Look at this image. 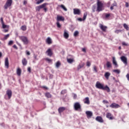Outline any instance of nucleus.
I'll use <instances>...</instances> for the list:
<instances>
[{
    "mask_svg": "<svg viewBox=\"0 0 129 129\" xmlns=\"http://www.w3.org/2000/svg\"><path fill=\"white\" fill-rule=\"evenodd\" d=\"M96 88H98V89H102V90H106L107 92H110V89L108 86H106L104 87L102 84H101L99 82H97L96 84Z\"/></svg>",
    "mask_w": 129,
    "mask_h": 129,
    "instance_id": "nucleus-1",
    "label": "nucleus"
},
{
    "mask_svg": "<svg viewBox=\"0 0 129 129\" xmlns=\"http://www.w3.org/2000/svg\"><path fill=\"white\" fill-rule=\"evenodd\" d=\"M97 7L96 12H98V13H99V12H102V11L103 10V4H102V3L100 1H98L97 3Z\"/></svg>",
    "mask_w": 129,
    "mask_h": 129,
    "instance_id": "nucleus-2",
    "label": "nucleus"
},
{
    "mask_svg": "<svg viewBox=\"0 0 129 129\" xmlns=\"http://www.w3.org/2000/svg\"><path fill=\"white\" fill-rule=\"evenodd\" d=\"M20 40L22 41L24 44V45H28L29 43V40H28V38L25 36H21L19 37Z\"/></svg>",
    "mask_w": 129,
    "mask_h": 129,
    "instance_id": "nucleus-3",
    "label": "nucleus"
},
{
    "mask_svg": "<svg viewBox=\"0 0 129 129\" xmlns=\"http://www.w3.org/2000/svg\"><path fill=\"white\" fill-rule=\"evenodd\" d=\"M12 4H13V0H7L4 6L5 10H7L9 7H11L12 6Z\"/></svg>",
    "mask_w": 129,
    "mask_h": 129,
    "instance_id": "nucleus-4",
    "label": "nucleus"
},
{
    "mask_svg": "<svg viewBox=\"0 0 129 129\" xmlns=\"http://www.w3.org/2000/svg\"><path fill=\"white\" fill-rule=\"evenodd\" d=\"M74 108L75 109V110H79L80 109H81V105H80V103H75Z\"/></svg>",
    "mask_w": 129,
    "mask_h": 129,
    "instance_id": "nucleus-5",
    "label": "nucleus"
},
{
    "mask_svg": "<svg viewBox=\"0 0 129 129\" xmlns=\"http://www.w3.org/2000/svg\"><path fill=\"white\" fill-rule=\"evenodd\" d=\"M47 3H44V4H42L41 5L37 6L35 8L36 12H40V10H41V9H43V8H44L45 7H46L47 6Z\"/></svg>",
    "mask_w": 129,
    "mask_h": 129,
    "instance_id": "nucleus-6",
    "label": "nucleus"
},
{
    "mask_svg": "<svg viewBox=\"0 0 129 129\" xmlns=\"http://www.w3.org/2000/svg\"><path fill=\"white\" fill-rule=\"evenodd\" d=\"M121 60L125 65H127V58L124 56H122L120 57Z\"/></svg>",
    "mask_w": 129,
    "mask_h": 129,
    "instance_id": "nucleus-7",
    "label": "nucleus"
},
{
    "mask_svg": "<svg viewBox=\"0 0 129 129\" xmlns=\"http://www.w3.org/2000/svg\"><path fill=\"white\" fill-rule=\"evenodd\" d=\"M56 21L57 22H60L61 21L62 22H64V21H65V18H64V17L62 16L57 15L56 17Z\"/></svg>",
    "mask_w": 129,
    "mask_h": 129,
    "instance_id": "nucleus-8",
    "label": "nucleus"
},
{
    "mask_svg": "<svg viewBox=\"0 0 129 129\" xmlns=\"http://www.w3.org/2000/svg\"><path fill=\"white\" fill-rule=\"evenodd\" d=\"M110 107H111V108H118L120 107V106L118 105V104H116L115 103H112L111 105H110Z\"/></svg>",
    "mask_w": 129,
    "mask_h": 129,
    "instance_id": "nucleus-9",
    "label": "nucleus"
},
{
    "mask_svg": "<svg viewBox=\"0 0 129 129\" xmlns=\"http://www.w3.org/2000/svg\"><path fill=\"white\" fill-rule=\"evenodd\" d=\"M46 53L47 54V56H49V57H51V56L53 55V52H52V50H51V48L48 49L46 51Z\"/></svg>",
    "mask_w": 129,
    "mask_h": 129,
    "instance_id": "nucleus-10",
    "label": "nucleus"
},
{
    "mask_svg": "<svg viewBox=\"0 0 129 129\" xmlns=\"http://www.w3.org/2000/svg\"><path fill=\"white\" fill-rule=\"evenodd\" d=\"M12 91L11 90H7L6 95L8 96L9 99H10L12 97Z\"/></svg>",
    "mask_w": 129,
    "mask_h": 129,
    "instance_id": "nucleus-11",
    "label": "nucleus"
},
{
    "mask_svg": "<svg viewBox=\"0 0 129 129\" xmlns=\"http://www.w3.org/2000/svg\"><path fill=\"white\" fill-rule=\"evenodd\" d=\"M73 11H74V15H80V13H81L80 10L78 9H74Z\"/></svg>",
    "mask_w": 129,
    "mask_h": 129,
    "instance_id": "nucleus-12",
    "label": "nucleus"
},
{
    "mask_svg": "<svg viewBox=\"0 0 129 129\" xmlns=\"http://www.w3.org/2000/svg\"><path fill=\"white\" fill-rule=\"evenodd\" d=\"M85 65V63L84 62H81L79 63V64L78 66L77 69L78 70H80L81 68H83V67H84V66Z\"/></svg>",
    "mask_w": 129,
    "mask_h": 129,
    "instance_id": "nucleus-13",
    "label": "nucleus"
},
{
    "mask_svg": "<svg viewBox=\"0 0 129 129\" xmlns=\"http://www.w3.org/2000/svg\"><path fill=\"white\" fill-rule=\"evenodd\" d=\"M5 67H6V68H9V58H8V57H6L5 58Z\"/></svg>",
    "mask_w": 129,
    "mask_h": 129,
    "instance_id": "nucleus-14",
    "label": "nucleus"
},
{
    "mask_svg": "<svg viewBox=\"0 0 129 129\" xmlns=\"http://www.w3.org/2000/svg\"><path fill=\"white\" fill-rule=\"evenodd\" d=\"M86 114H87V116L88 118L91 117V116H92V115H93V114L92 113V112L90 111H86Z\"/></svg>",
    "mask_w": 129,
    "mask_h": 129,
    "instance_id": "nucleus-15",
    "label": "nucleus"
},
{
    "mask_svg": "<svg viewBox=\"0 0 129 129\" xmlns=\"http://www.w3.org/2000/svg\"><path fill=\"white\" fill-rule=\"evenodd\" d=\"M65 109H66V108L64 107H60L58 109V111L59 113H60L61 114V113H62V112H63V111H64V110H65Z\"/></svg>",
    "mask_w": 129,
    "mask_h": 129,
    "instance_id": "nucleus-16",
    "label": "nucleus"
},
{
    "mask_svg": "<svg viewBox=\"0 0 129 129\" xmlns=\"http://www.w3.org/2000/svg\"><path fill=\"white\" fill-rule=\"evenodd\" d=\"M84 102L86 104H90V101H89V98L88 97H86L85 99L84 100Z\"/></svg>",
    "mask_w": 129,
    "mask_h": 129,
    "instance_id": "nucleus-17",
    "label": "nucleus"
},
{
    "mask_svg": "<svg viewBox=\"0 0 129 129\" xmlns=\"http://www.w3.org/2000/svg\"><path fill=\"white\" fill-rule=\"evenodd\" d=\"M100 28L101 30H102L103 31V32H105L106 31V29H107V27L103 26L102 24L100 25Z\"/></svg>",
    "mask_w": 129,
    "mask_h": 129,
    "instance_id": "nucleus-18",
    "label": "nucleus"
},
{
    "mask_svg": "<svg viewBox=\"0 0 129 129\" xmlns=\"http://www.w3.org/2000/svg\"><path fill=\"white\" fill-rule=\"evenodd\" d=\"M96 120L99 122H103V119H102V117L100 116H97L96 118Z\"/></svg>",
    "mask_w": 129,
    "mask_h": 129,
    "instance_id": "nucleus-19",
    "label": "nucleus"
},
{
    "mask_svg": "<svg viewBox=\"0 0 129 129\" xmlns=\"http://www.w3.org/2000/svg\"><path fill=\"white\" fill-rule=\"evenodd\" d=\"M63 36L65 39H68V38H69V34L68 33V32H67V31H64Z\"/></svg>",
    "mask_w": 129,
    "mask_h": 129,
    "instance_id": "nucleus-20",
    "label": "nucleus"
},
{
    "mask_svg": "<svg viewBox=\"0 0 129 129\" xmlns=\"http://www.w3.org/2000/svg\"><path fill=\"white\" fill-rule=\"evenodd\" d=\"M112 62H113V65L116 66V67H117V62H116V60H115V57H112Z\"/></svg>",
    "mask_w": 129,
    "mask_h": 129,
    "instance_id": "nucleus-21",
    "label": "nucleus"
},
{
    "mask_svg": "<svg viewBox=\"0 0 129 129\" xmlns=\"http://www.w3.org/2000/svg\"><path fill=\"white\" fill-rule=\"evenodd\" d=\"M22 64H23V65H24V66H26L27 65V64H28V61H27V59L25 58H24L22 59Z\"/></svg>",
    "mask_w": 129,
    "mask_h": 129,
    "instance_id": "nucleus-22",
    "label": "nucleus"
},
{
    "mask_svg": "<svg viewBox=\"0 0 129 129\" xmlns=\"http://www.w3.org/2000/svg\"><path fill=\"white\" fill-rule=\"evenodd\" d=\"M46 42L48 45H50V44H52V39H51V38L48 37L46 40Z\"/></svg>",
    "mask_w": 129,
    "mask_h": 129,
    "instance_id": "nucleus-23",
    "label": "nucleus"
},
{
    "mask_svg": "<svg viewBox=\"0 0 129 129\" xmlns=\"http://www.w3.org/2000/svg\"><path fill=\"white\" fill-rule=\"evenodd\" d=\"M106 65L107 68H111V67H112L111 62H110V61H107Z\"/></svg>",
    "mask_w": 129,
    "mask_h": 129,
    "instance_id": "nucleus-24",
    "label": "nucleus"
},
{
    "mask_svg": "<svg viewBox=\"0 0 129 129\" xmlns=\"http://www.w3.org/2000/svg\"><path fill=\"white\" fill-rule=\"evenodd\" d=\"M106 117L109 119H113V118L111 117V113H107Z\"/></svg>",
    "mask_w": 129,
    "mask_h": 129,
    "instance_id": "nucleus-25",
    "label": "nucleus"
},
{
    "mask_svg": "<svg viewBox=\"0 0 129 129\" xmlns=\"http://www.w3.org/2000/svg\"><path fill=\"white\" fill-rule=\"evenodd\" d=\"M109 76H110V73L107 72L105 74V77L106 79H108V78H109Z\"/></svg>",
    "mask_w": 129,
    "mask_h": 129,
    "instance_id": "nucleus-26",
    "label": "nucleus"
},
{
    "mask_svg": "<svg viewBox=\"0 0 129 129\" xmlns=\"http://www.w3.org/2000/svg\"><path fill=\"white\" fill-rule=\"evenodd\" d=\"M22 71L20 69H18L17 71V74L18 76H21Z\"/></svg>",
    "mask_w": 129,
    "mask_h": 129,
    "instance_id": "nucleus-27",
    "label": "nucleus"
},
{
    "mask_svg": "<svg viewBox=\"0 0 129 129\" xmlns=\"http://www.w3.org/2000/svg\"><path fill=\"white\" fill-rule=\"evenodd\" d=\"M9 25H5V23L2 24V28L3 29H9Z\"/></svg>",
    "mask_w": 129,
    "mask_h": 129,
    "instance_id": "nucleus-28",
    "label": "nucleus"
},
{
    "mask_svg": "<svg viewBox=\"0 0 129 129\" xmlns=\"http://www.w3.org/2000/svg\"><path fill=\"white\" fill-rule=\"evenodd\" d=\"M67 61L68 63L71 64V63H73L74 61V59L73 58H68Z\"/></svg>",
    "mask_w": 129,
    "mask_h": 129,
    "instance_id": "nucleus-29",
    "label": "nucleus"
},
{
    "mask_svg": "<svg viewBox=\"0 0 129 129\" xmlns=\"http://www.w3.org/2000/svg\"><path fill=\"white\" fill-rule=\"evenodd\" d=\"M45 96L47 97V98H51V97H52L51 94H50L49 93H46L45 94Z\"/></svg>",
    "mask_w": 129,
    "mask_h": 129,
    "instance_id": "nucleus-30",
    "label": "nucleus"
},
{
    "mask_svg": "<svg viewBox=\"0 0 129 129\" xmlns=\"http://www.w3.org/2000/svg\"><path fill=\"white\" fill-rule=\"evenodd\" d=\"M60 8H61V9H62L63 10L65 11V12H67L68 10L67 8H66V7H65V6H64V5H60Z\"/></svg>",
    "mask_w": 129,
    "mask_h": 129,
    "instance_id": "nucleus-31",
    "label": "nucleus"
},
{
    "mask_svg": "<svg viewBox=\"0 0 129 129\" xmlns=\"http://www.w3.org/2000/svg\"><path fill=\"white\" fill-rule=\"evenodd\" d=\"M93 71L95 72V73H97V67H96V66H94L93 67Z\"/></svg>",
    "mask_w": 129,
    "mask_h": 129,
    "instance_id": "nucleus-32",
    "label": "nucleus"
},
{
    "mask_svg": "<svg viewBox=\"0 0 129 129\" xmlns=\"http://www.w3.org/2000/svg\"><path fill=\"white\" fill-rule=\"evenodd\" d=\"M123 27L124 28V29H125L126 30V31H128L129 28H128V26L126 25V24H125V23L123 25Z\"/></svg>",
    "mask_w": 129,
    "mask_h": 129,
    "instance_id": "nucleus-33",
    "label": "nucleus"
},
{
    "mask_svg": "<svg viewBox=\"0 0 129 129\" xmlns=\"http://www.w3.org/2000/svg\"><path fill=\"white\" fill-rule=\"evenodd\" d=\"M21 30L22 31H26L27 30V26L26 25H23L21 27Z\"/></svg>",
    "mask_w": 129,
    "mask_h": 129,
    "instance_id": "nucleus-34",
    "label": "nucleus"
},
{
    "mask_svg": "<svg viewBox=\"0 0 129 129\" xmlns=\"http://www.w3.org/2000/svg\"><path fill=\"white\" fill-rule=\"evenodd\" d=\"M87 17V13H84L83 21H85V20H86V17Z\"/></svg>",
    "mask_w": 129,
    "mask_h": 129,
    "instance_id": "nucleus-35",
    "label": "nucleus"
},
{
    "mask_svg": "<svg viewBox=\"0 0 129 129\" xmlns=\"http://www.w3.org/2000/svg\"><path fill=\"white\" fill-rule=\"evenodd\" d=\"M79 34V32H78V31H76L74 33V36L75 37H77V36H78Z\"/></svg>",
    "mask_w": 129,
    "mask_h": 129,
    "instance_id": "nucleus-36",
    "label": "nucleus"
},
{
    "mask_svg": "<svg viewBox=\"0 0 129 129\" xmlns=\"http://www.w3.org/2000/svg\"><path fill=\"white\" fill-rule=\"evenodd\" d=\"M9 37H10V34H8L5 35L3 39L4 40H7V39H8V38H9Z\"/></svg>",
    "mask_w": 129,
    "mask_h": 129,
    "instance_id": "nucleus-37",
    "label": "nucleus"
},
{
    "mask_svg": "<svg viewBox=\"0 0 129 129\" xmlns=\"http://www.w3.org/2000/svg\"><path fill=\"white\" fill-rule=\"evenodd\" d=\"M60 65H61V63H60V62L57 61L56 63L55 66H56V68H59V67H60Z\"/></svg>",
    "mask_w": 129,
    "mask_h": 129,
    "instance_id": "nucleus-38",
    "label": "nucleus"
},
{
    "mask_svg": "<svg viewBox=\"0 0 129 129\" xmlns=\"http://www.w3.org/2000/svg\"><path fill=\"white\" fill-rule=\"evenodd\" d=\"M95 11H96V6H93L92 7L93 13H95Z\"/></svg>",
    "mask_w": 129,
    "mask_h": 129,
    "instance_id": "nucleus-39",
    "label": "nucleus"
},
{
    "mask_svg": "<svg viewBox=\"0 0 129 129\" xmlns=\"http://www.w3.org/2000/svg\"><path fill=\"white\" fill-rule=\"evenodd\" d=\"M113 71V72H115V73H117V74H119V73H120V71L119 70H114Z\"/></svg>",
    "mask_w": 129,
    "mask_h": 129,
    "instance_id": "nucleus-40",
    "label": "nucleus"
},
{
    "mask_svg": "<svg viewBox=\"0 0 129 129\" xmlns=\"http://www.w3.org/2000/svg\"><path fill=\"white\" fill-rule=\"evenodd\" d=\"M45 60H46V61H47V62H48V63H51V62H52V59H51L49 58H46Z\"/></svg>",
    "mask_w": 129,
    "mask_h": 129,
    "instance_id": "nucleus-41",
    "label": "nucleus"
},
{
    "mask_svg": "<svg viewBox=\"0 0 129 129\" xmlns=\"http://www.w3.org/2000/svg\"><path fill=\"white\" fill-rule=\"evenodd\" d=\"M43 2H44V0H40V1H37L36 2V4L37 5H40V4H41V3H43Z\"/></svg>",
    "mask_w": 129,
    "mask_h": 129,
    "instance_id": "nucleus-42",
    "label": "nucleus"
},
{
    "mask_svg": "<svg viewBox=\"0 0 129 129\" xmlns=\"http://www.w3.org/2000/svg\"><path fill=\"white\" fill-rule=\"evenodd\" d=\"M12 44H14V41L13 40L10 41L8 43L9 46H12Z\"/></svg>",
    "mask_w": 129,
    "mask_h": 129,
    "instance_id": "nucleus-43",
    "label": "nucleus"
},
{
    "mask_svg": "<svg viewBox=\"0 0 129 129\" xmlns=\"http://www.w3.org/2000/svg\"><path fill=\"white\" fill-rule=\"evenodd\" d=\"M56 26L57 28H61V24H60V23L58 21L56 22Z\"/></svg>",
    "mask_w": 129,
    "mask_h": 129,
    "instance_id": "nucleus-44",
    "label": "nucleus"
},
{
    "mask_svg": "<svg viewBox=\"0 0 129 129\" xmlns=\"http://www.w3.org/2000/svg\"><path fill=\"white\" fill-rule=\"evenodd\" d=\"M67 92V91H66V90H62L61 92V94H65V93H66Z\"/></svg>",
    "mask_w": 129,
    "mask_h": 129,
    "instance_id": "nucleus-45",
    "label": "nucleus"
},
{
    "mask_svg": "<svg viewBox=\"0 0 129 129\" xmlns=\"http://www.w3.org/2000/svg\"><path fill=\"white\" fill-rule=\"evenodd\" d=\"M43 10L44 11L45 13H46L47 11H48V8L46 7V6H44V7L43 8Z\"/></svg>",
    "mask_w": 129,
    "mask_h": 129,
    "instance_id": "nucleus-46",
    "label": "nucleus"
},
{
    "mask_svg": "<svg viewBox=\"0 0 129 129\" xmlns=\"http://www.w3.org/2000/svg\"><path fill=\"white\" fill-rule=\"evenodd\" d=\"M121 32V30H117L115 31V33L116 34H118V33H120Z\"/></svg>",
    "mask_w": 129,
    "mask_h": 129,
    "instance_id": "nucleus-47",
    "label": "nucleus"
},
{
    "mask_svg": "<svg viewBox=\"0 0 129 129\" xmlns=\"http://www.w3.org/2000/svg\"><path fill=\"white\" fill-rule=\"evenodd\" d=\"M90 65H91V63H90V62L87 61V66H88V67H90Z\"/></svg>",
    "mask_w": 129,
    "mask_h": 129,
    "instance_id": "nucleus-48",
    "label": "nucleus"
},
{
    "mask_svg": "<svg viewBox=\"0 0 129 129\" xmlns=\"http://www.w3.org/2000/svg\"><path fill=\"white\" fill-rule=\"evenodd\" d=\"M3 32L4 33H8V32H9V29H4L3 30Z\"/></svg>",
    "mask_w": 129,
    "mask_h": 129,
    "instance_id": "nucleus-49",
    "label": "nucleus"
},
{
    "mask_svg": "<svg viewBox=\"0 0 129 129\" xmlns=\"http://www.w3.org/2000/svg\"><path fill=\"white\" fill-rule=\"evenodd\" d=\"M122 45L123 46H127V43H125V42H122Z\"/></svg>",
    "mask_w": 129,
    "mask_h": 129,
    "instance_id": "nucleus-50",
    "label": "nucleus"
},
{
    "mask_svg": "<svg viewBox=\"0 0 129 129\" xmlns=\"http://www.w3.org/2000/svg\"><path fill=\"white\" fill-rule=\"evenodd\" d=\"M74 99H76V98H77V95H76V94H74Z\"/></svg>",
    "mask_w": 129,
    "mask_h": 129,
    "instance_id": "nucleus-51",
    "label": "nucleus"
},
{
    "mask_svg": "<svg viewBox=\"0 0 129 129\" xmlns=\"http://www.w3.org/2000/svg\"><path fill=\"white\" fill-rule=\"evenodd\" d=\"M26 54L28 56H30L31 55V53H30V51H28V50H26Z\"/></svg>",
    "mask_w": 129,
    "mask_h": 129,
    "instance_id": "nucleus-52",
    "label": "nucleus"
},
{
    "mask_svg": "<svg viewBox=\"0 0 129 129\" xmlns=\"http://www.w3.org/2000/svg\"><path fill=\"white\" fill-rule=\"evenodd\" d=\"M34 59H35V60H38V58H37L38 55L34 54Z\"/></svg>",
    "mask_w": 129,
    "mask_h": 129,
    "instance_id": "nucleus-53",
    "label": "nucleus"
},
{
    "mask_svg": "<svg viewBox=\"0 0 129 129\" xmlns=\"http://www.w3.org/2000/svg\"><path fill=\"white\" fill-rule=\"evenodd\" d=\"M1 24H4L5 23H4V19L3 18H1Z\"/></svg>",
    "mask_w": 129,
    "mask_h": 129,
    "instance_id": "nucleus-54",
    "label": "nucleus"
},
{
    "mask_svg": "<svg viewBox=\"0 0 129 129\" xmlns=\"http://www.w3.org/2000/svg\"><path fill=\"white\" fill-rule=\"evenodd\" d=\"M113 80H114L115 82H116V83H117L119 81L118 80H115V78H114V77H113Z\"/></svg>",
    "mask_w": 129,
    "mask_h": 129,
    "instance_id": "nucleus-55",
    "label": "nucleus"
},
{
    "mask_svg": "<svg viewBox=\"0 0 129 129\" xmlns=\"http://www.w3.org/2000/svg\"><path fill=\"white\" fill-rule=\"evenodd\" d=\"M116 6H117V4H116V3H113L112 5H111V6L112 7H116Z\"/></svg>",
    "mask_w": 129,
    "mask_h": 129,
    "instance_id": "nucleus-56",
    "label": "nucleus"
},
{
    "mask_svg": "<svg viewBox=\"0 0 129 129\" xmlns=\"http://www.w3.org/2000/svg\"><path fill=\"white\" fill-rule=\"evenodd\" d=\"M110 14H106L105 17L106 18H109L110 17Z\"/></svg>",
    "mask_w": 129,
    "mask_h": 129,
    "instance_id": "nucleus-57",
    "label": "nucleus"
},
{
    "mask_svg": "<svg viewBox=\"0 0 129 129\" xmlns=\"http://www.w3.org/2000/svg\"><path fill=\"white\" fill-rule=\"evenodd\" d=\"M78 21H79L80 22H82V21H83V19H82V18H78Z\"/></svg>",
    "mask_w": 129,
    "mask_h": 129,
    "instance_id": "nucleus-58",
    "label": "nucleus"
},
{
    "mask_svg": "<svg viewBox=\"0 0 129 129\" xmlns=\"http://www.w3.org/2000/svg\"><path fill=\"white\" fill-rule=\"evenodd\" d=\"M28 71L29 72V73H31V68L29 67L28 68Z\"/></svg>",
    "mask_w": 129,
    "mask_h": 129,
    "instance_id": "nucleus-59",
    "label": "nucleus"
},
{
    "mask_svg": "<svg viewBox=\"0 0 129 129\" xmlns=\"http://www.w3.org/2000/svg\"><path fill=\"white\" fill-rule=\"evenodd\" d=\"M103 103H108V102L105 100L103 101Z\"/></svg>",
    "mask_w": 129,
    "mask_h": 129,
    "instance_id": "nucleus-60",
    "label": "nucleus"
},
{
    "mask_svg": "<svg viewBox=\"0 0 129 129\" xmlns=\"http://www.w3.org/2000/svg\"><path fill=\"white\" fill-rule=\"evenodd\" d=\"M13 48H14L15 49H18V47H17V45H13Z\"/></svg>",
    "mask_w": 129,
    "mask_h": 129,
    "instance_id": "nucleus-61",
    "label": "nucleus"
},
{
    "mask_svg": "<svg viewBox=\"0 0 129 129\" xmlns=\"http://www.w3.org/2000/svg\"><path fill=\"white\" fill-rule=\"evenodd\" d=\"M82 51H83V52H86V49H85V48H82Z\"/></svg>",
    "mask_w": 129,
    "mask_h": 129,
    "instance_id": "nucleus-62",
    "label": "nucleus"
},
{
    "mask_svg": "<svg viewBox=\"0 0 129 129\" xmlns=\"http://www.w3.org/2000/svg\"><path fill=\"white\" fill-rule=\"evenodd\" d=\"M27 2L26 1H24V5H27Z\"/></svg>",
    "mask_w": 129,
    "mask_h": 129,
    "instance_id": "nucleus-63",
    "label": "nucleus"
},
{
    "mask_svg": "<svg viewBox=\"0 0 129 129\" xmlns=\"http://www.w3.org/2000/svg\"><path fill=\"white\" fill-rule=\"evenodd\" d=\"M110 9L111 11H112V10H113V6H111Z\"/></svg>",
    "mask_w": 129,
    "mask_h": 129,
    "instance_id": "nucleus-64",
    "label": "nucleus"
}]
</instances>
